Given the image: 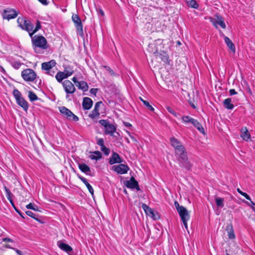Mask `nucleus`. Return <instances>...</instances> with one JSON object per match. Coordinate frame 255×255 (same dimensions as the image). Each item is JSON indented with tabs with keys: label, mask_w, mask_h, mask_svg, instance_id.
Segmentation results:
<instances>
[{
	"label": "nucleus",
	"mask_w": 255,
	"mask_h": 255,
	"mask_svg": "<svg viewBox=\"0 0 255 255\" xmlns=\"http://www.w3.org/2000/svg\"><path fill=\"white\" fill-rule=\"evenodd\" d=\"M170 144L174 148L175 153L178 157L180 166L189 170L191 164L188 160V156L184 146L181 142L174 137L170 138Z\"/></svg>",
	"instance_id": "obj_1"
},
{
	"label": "nucleus",
	"mask_w": 255,
	"mask_h": 255,
	"mask_svg": "<svg viewBox=\"0 0 255 255\" xmlns=\"http://www.w3.org/2000/svg\"><path fill=\"white\" fill-rule=\"evenodd\" d=\"M31 38L33 49L36 53H42L43 50L47 48V40L43 36L35 35Z\"/></svg>",
	"instance_id": "obj_2"
},
{
	"label": "nucleus",
	"mask_w": 255,
	"mask_h": 255,
	"mask_svg": "<svg viewBox=\"0 0 255 255\" xmlns=\"http://www.w3.org/2000/svg\"><path fill=\"white\" fill-rule=\"evenodd\" d=\"M17 23L21 29L27 31L30 36L31 33L34 28L33 24L29 21L27 20L25 17H19L17 19Z\"/></svg>",
	"instance_id": "obj_3"
},
{
	"label": "nucleus",
	"mask_w": 255,
	"mask_h": 255,
	"mask_svg": "<svg viewBox=\"0 0 255 255\" xmlns=\"http://www.w3.org/2000/svg\"><path fill=\"white\" fill-rule=\"evenodd\" d=\"M13 95L14 97L16 103L25 111H27L28 106L27 102L22 97L21 94L17 89H14L13 91Z\"/></svg>",
	"instance_id": "obj_4"
},
{
	"label": "nucleus",
	"mask_w": 255,
	"mask_h": 255,
	"mask_svg": "<svg viewBox=\"0 0 255 255\" xmlns=\"http://www.w3.org/2000/svg\"><path fill=\"white\" fill-rule=\"evenodd\" d=\"M22 78L27 82H33L36 78V73L31 69H26L21 72Z\"/></svg>",
	"instance_id": "obj_5"
},
{
	"label": "nucleus",
	"mask_w": 255,
	"mask_h": 255,
	"mask_svg": "<svg viewBox=\"0 0 255 255\" xmlns=\"http://www.w3.org/2000/svg\"><path fill=\"white\" fill-rule=\"evenodd\" d=\"M59 109L62 115L68 120L75 122H77L79 120V118L67 108L60 107L59 108Z\"/></svg>",
	"instance_id": "obj_6"
},
{
	"label": "nucleus",
	"mask_w": 255,
	"mask_h": 255,
	"mask_svg": "<svg viewBox=\"0 0 255 255\" xmlns=\"http://www.w3.org/2000/svg\"><path fill=\"white\" fill-rule=\"evenodd\" d=\"M63 89L67 94L66 98L69 97V94H73L76 91L74 85L69 80H66L62 83Z\"/></svg>",
	"instance_id": "obj_7"
},
{
	"label": "nucleus",
	"mask_w": 255,
	"mask_h": 255,
	"mask_svg": "<svg viewBox=\"0 0 255 255\" xmlns=\"http://www.w3.org/2000/svg\"><path fill=\"white\" fill-rule=\"evenodd\" d=\"M72 19L75 24V26L77 29V32L81 36L83 35V25L81 22V20L77 14H73Z\"/></svg>",
	"instance_id": "obj_8"
},
{
	"label": "nucleus",
	"mask_w": 255,
	"mask_h": 255,
	"mask_svg": "<svg viewBox=\"0 0 255 255\" xmlns=\"http://www.w3.org/2000/svg\"><path fill=\"white\" fill-rule=\"evenodd\" d=\"M18 12L15 9L12 8H7L4 9L2 14L3 19H9L15 18L18 15Z\"/></svg>",
	"instance_id": "obj_9"
},
{
	"label": "nucleus",
	"mask_w": 255,
	"mask_h": 255,
	"mask_svg": "<svg viewBox=\"0 0 255 255\" xmlns=\"http://www.w3.org/2000/svg\"><path fill=\"white\" fill-rule=\"evenodd\" d=\"M144 212L147 217H150L153 220H156L159 218L158 213L153 209L149 208L148 206L144 204Z\"/></svg>",
	"instance_id": "obj_10"
},
{
	"label": "nucleus",
	"mask_w": 255,
	"mask_h": 255,
	"mask_svg": "<svg viewBox=\"0 0 255 255\" xmlns=\"http://www.w3.org/2000/svg\"><path fill=\"white\" fill-rule=\"evenodd\" d=\"M210 21L212 23L214 26L218 27V25H220L222 28H226V24L224 22V18L220 15H217L216 18L211 17Z\"/></svg>",
	"instance_id": "obj_11"
},
{
	"label": "nucleus",
	"mask_w": 255,
	"mask_h": 255,
	"mask_svg": "<svg viewBox=\"0 0 255 255\" xmlns=\"http://www.w3.org/2000/svg\"><path fill=\"white\" fill-rule=\"evenodd\" d=\"M125 185L128 188L131 189H135L137 191L140 190L138 182L135 180V179L132 177L129 180L125 181L124 182Z\"/></svg>",
	"instance_id": "obj_12"
},
{
	"label": "nucleus",
	"mask_w": 255,
	"mask_h": 255,
	"mask_svg": "<svg viewBox=\"0 0 255 255\" xmlns=\"http://www.w3.org/2000/svg\"><path fill=\"white\" fill-rule=\"evenodd\" d=\"M113 169L115 172L120 174L127 173L129 170L128 167L124 164L113 166Z\"/></svg>",
	"instance_id": "obj_13"
},
{
	"label": "nucleus",
	"mask_w": 255,
	"mask_h": 255,
	"mask_svg": "<svg viewBox=\"0 0 255 255\" xmlns=\"http://www.w3.org/2000/svg\"><path fill=\"white\" fill-rule=\"evenodd\" d=\"M102 104L103 103L101 101L97 102L95 105L94 110L89 114V117L93 119L98 118L100 115V107Z\"/></svg>",
	"instance_id": "obj_14"
},
{
	"label": "nucleus",
	"mask_w": 255,
	"mask_h": 255,
	"mask_svg": "<svg viewBox=\"0 0 255 255\" xmlns=\"http://www.w3.org/2000/svg\"><path fill=\"white\" fill-rule=\"evenodd\" d=\"M56 61L54 60H51L48 62H43L41 64V69L43 70L48 71L56 65Z\"/></svg>",
	"instance_id": "obj_15"
},
{
	"label": "nucleus",
	"mask_w": 255,
	"mask_h": 255,
	"mask_svg": "<svg viewBox=\"0 0 255 255\" xmlns=\"http://www.w3.org/2000/svg\"><path fill=\"white\" fill-rule=\"evenodd\" d=\"M58 247L62 251L69 254L73 251V249L68 244L60 241L57 242Z\"/></svg>",
	"instance_id": "obj_16"
},
{
	"label": "nucleus",
	"mask_w": 255,
	"mask_h": 255,
	"mask_svg": "<svg viewBox=\"0 0 255 255\" xmlns=\"http://www.w3.org/2000/svg\"><path fill=\"white\" fill-rule=\"evenodd\" d=\"M178 213L182 221L189 220L190 215L188 212L187 210L185 207L182 208L181 209H180Z\"/></svg>",
	"instance_id": "obj_17"
},
{
	"label": "nucleus",
	"mask_w": 255,
	"mask_h": 255,
	"mask_svg": "<svg viewBox=\"0 0 255 255\" xmlns=\"http://www.w3.org/2000/svg\"><path fill=\"white\" fill-rule=\"evenodd\" d=\"M122 162L120 155L116 152H114L109 160V163L113 165L115 163H121Z\"/></svg>",
	"instance_id": "obj_18"
},
{
	"label": "nucleus",
	"mask_w": 255,
	"mask_h": 255,
	"mask_svg": "<svg viewBox=\"0 0 255 255\" xmlns=\"http://www.w3.org/2000/svg\"><path fill=\"white\" fill-rule=\"evenodd\" d=\"M93 105L92 100L88 97H85L83 98L82 106L84 110H89L91 109Z\"/></svg>",
	"instance_id": "obj_19"
},
{
	"label": "nucleus",
	"mask_w": 255,
	"mask_h": 255,
	"mask_svg": "<svg viewBox=\"0 0 255 255\" xmlns=\"http://www.w3.org/2000/svg\"><path fill=\"white\" fill-rule=\"evenodd\" d=\"M224 40L225 43L227 44V46L231 50V51L233 53H235L236 51V48L232 40L229 37L226 36H224Z\"/></svg>",
	"instance_id": "obj_20"
},
{
	"label": "nucleus",
	"mask_w": 255,
	"mask_h": 255,
	"mask_svg": "<svg viewBox=\"0 0 255 255\" xmlns=\"http://www.w3.org/2000/svg\"><path fill=\"white\" fill-rule=\"evenodd\" d=\"M116 127L111 124H110L105 128V132L107 134L113 135L116 131Z\"/></svg>",
	"instance_id": "obj_21"
},
{
	"label": "nucleus",
	"mask_w": 255,
	"mask_h": 255,
	"mask_svg": "<svg viewBox=\"0 0 255 255\" xmlns=\"http://www.w3.org/2000/svg\"><path fill=\"white\" fill-rule=\"evenodd\" d=\"M76 86L83 92H86L89 89L88 84L84 81H79L78 84H76Z\"/></svg>",
	"instance_id": "obj_22"
},
{
	"label": "nucleus",
	"mask_w": 255,
	"mask_h": 255,
	"mask_svg": "<svg viewBox=\"0 0 255 255\" xmlns=\"http://www.w3.org/2000/svg\"><path fill=\"white\" fill-rule=\"evenodd\" d=\"M78 177L85 184V185L86 186V187H87V188H88L89 191L90 192V193L92 195H93V194H94V189L92 188V186L88 183V182L87 181V180L86 179V178H85V177H82L81 176H78Z\"/></svg>",
	"instance_id": "obj_23"
},
{
	"label": "nucleus",
	"mask_w": 255,
	"mask_h": 255,
	"mask_svg": "<svg viewBox=\"0 0 255 255\" xmlns=\"http://www.w3.org/2000/svg\"><path fill=\"white\" fill-rule=\"evenodd\" d=\"M78 166L80 170L87 175H89L91 172L90 167L85 163H80Z\"/></svg>",
	"instance_id": "obj_24"
},
{
	"label": "nucleus",
	"mask_w": 255,
	"mask_h": 255,
	"mask_svg": "<svg viewBox=\"0 0 255 255\" xmlns=\"http://www.w3.org/2000/svg\"><path fill=\"white\" fill-rule=\"evenodd\" d=\"M68 78V76L63 71H59L55 76V78L57 81L61 83L63 80Z\"/></svg>",
	"instance_id": "obj_25"
},
{
	"label": "nucleus",
	"mask_w": 255,
	"mask_h": 255,
	"mask_svg": "<svg viewBox=\"0 0 255 255\" xmlns=\"http://www.w3.org/2000/svg\"><path fill=\"white\" fill-rule=\"evenodd\" d=\"M223 104L224 107L228 110H233L234 108V105L232 104V100L229 98L224 101Z\"/></svg>",
	"instance_id": "obj_26"
},
{
	"label": "nucleus",
	"mask_w": 255,
	"mask_h": 255,
	"mask_svg": "<svg viewBox=\"0 0 255 255\" xmlns=\"http://www.w3.org/2000/svg\"><path fill=\"white\" fill-rule=\"evenodd\" d=\"M159 58L165 63L169 64L170 60L169 59L168 55L164 52H162L159 53L158 55Z\"/></svg>",
	"instance_id": "obj_27"
},
{
	"label": "nucleus",
	"mask_w": 255,
	"mask_h": 255,
	"mask_svg": "<svg viewBox=\"0 0 255 255\" xmlns=\"http://www.w3.org/2000/svg\"><path fill=\"white\" fill-rule=\"evenodd\" d=\"M241 136L244 140L246 141H248L249 139H250L251 135L249 131L248 130L247 128H242Z\"/></svg>",
	"instance_id": "obj_28"
},
{
	"label": "nucleus",
	"mask_w": 255,
	"mask_h": 255,
	"mask_svg": "<svg viewBox=\"0 0 255 255\" xmlns=\"http://www.w3.org/2000/svg\"><path fill=\"white\" fill-rule=\"evenodd\" d=\"M228 233V236L230 239L235 238V235L232 225H228L226 229Z\"/></svg>",
	"instance_id": "obj_29"
},
{
	"label": "nucleus",
	"mask_w": 255,
	"mask_h": 255,
	"mask_svg": "<svg viewBox=\"0 0 255 255\" xmlns=\"http://www.w3.org/2000/svg\"><path fill=\"white\" fill-rule=\"evenodd\" d=\"M147 50L152 53L155 54L158 52V49L156 45L155 42L150 43L148 45Z\"/></svg>",
	"instance_id": "obj_30"
},
{
	"label": "nucleus",
	"mask_w": 255,
	"mask_h": 255,
	"mask_svg": "<svg viewBox=\"0 0 255 255\" xmlns=\"http://www.w3.org/2000/svg\"><path fill=\"white\" fill-rule=\"evenodd\" d=\"M200 132L205 133V131L201 124L196 120L194 119L192 124Z\"/></svg>",
	"instance_id": "obj_31"
},
{
	"label": "nucleus",
	"mask_w": 255,
	"mask_h": 255,
	"mask_svg": "<svg viewBox=\"0 0 255 255\" xmlns=\"http://www.w3.org/2000/svg\"><path fill=\"white\" fill-rule=\"evenodd\" d=\"M102 157V153L99 151H94L92 154L89 156V158L92 160H99Z\"/></svg>",
	"instance_id": "obj_32"
},
{
	"label": "nucleus",
	"mask_w": 255,
	"mask_h": 255,
	"mask_svg": "<svg viewBox=\"0 0 255 255\" xmlns=\"http://www.w3.org/2000/svg\"><path fill=\"white\" fill-rule=\"evenodd\" d=\"M181 120L183 123H184L185 125H187L189 123L192 124L194 119L188 116H182Z\"/></svg>",
	"instance_id": "obj_33"
},
{
	"label": "nucleus",
	"mask_w": 255,
	"mask_h": 255,
	"mask_svg": "<svg viewBox=\"0 0 255 255\" xmlns=\"http://www.w3.org/2000/svg\"><path fill=\"white\" fill-rule=\"evenodd\" d=\"M68 77L71 76L74 73L73 67L70 66H66L64 67V70L63 71Z\"/></svg>",
	"instance_id": "obj_34"
},
{
	"label": "nucleus",
	"mask_w": 255,
	"mask_h": 255,
	"mask_svg": "<svg viewBox=\"0 0 255 255\" xmlns=\"http://www.w3.org/2000/svg\"><path fill=\"white\" fill-rule=\"evenodd\" d=\"M215 201L216 203V205L218 207L223 208L224 206V198H220V197H216Z\"/></svg>",
	"instance_id": "obj_35"
},
{
	"label": "nucleus",
	"mask_w": 255,
	"mask_h": 255,
	"mask_svg": "<svg viewBox=\"0 0 255 255\" xmlns=\"http://www.w3.org/2000/svg\"><path fill=\"white\" fill-rule=\"evenodd\" d=\"M144 107L147 110L149 111L151 113H154V108L153 106L149 104V103L146 101H144Z\"/></svg>",
	"instance_id": "obj_36"
},
{
	"label": "nucleus",
	"mask_w": 255,
	"mask_h": 255,
	"mask_svg": "<svg viewBox=\"0 0 255 255\" xmlns=\"http://www.w3.org/2000/svg\"><path fill=\"white\" fill-rule=\"evenodd\" d=\"M188 5L194 8H198L199 5L195 0H189L187 1Z\"/></svg>",
	"instance_id": "obj_37"
},
{
	"label": "nucleus",
	"mask_w": 255,
	"mask_h": 255,
	"mask_svg": "<svg viewBox=\"0 0 255 255\" xmlns=\"http://www.w3.org/2000/svg\"><path fill=\"white\" fill-rule=\"evenodd\" d=\"M11 65L15 69H18L21 66L22 63L19 61L12 60L11 61Z\"/></svg>",
	"instance_id": "obj_38"
},
{
	"label": "nucleus",
	"mask_w": 255,
	"mask_h": 255,
	"mask_svg": "<svg viewBox=\"0 0 255 255\" xmlns=\"http://www.w3.org/2000/svg\"><path fill=\"white\" fill-rule=\"evenodd\" d=\"M41 28V24L39 21L37 20L36 22V25L35 28L32 29V31L30 34V37H32V36L36 33L39 29Z\"/></svg>",
	"instance_id": "obj_39"
},
{
	"label": "nucleus",
	"mask_w": 255,
	"mask_h": 255,
	"mask_svg": "<svg viewBox=\"0 0 255 255\" xmlns=\"http://www.w3.org/2000/svg\"><path fill=\"white\" fill-rule=\"evenodd\" d=\"M28 97L31 101H34L38 99L37 96L32 91H29Z\"/></svg>",
	"instance_id": "obj_40"
},
{
	"label": "nucleus",
	"mask_w": 255,
	"mask_h": 255,
	"mask_svg": "<svg viewBox=\"0 0 255 255\" xmlns=\"http://www.w3.org/2000/svg\"><path fill=\"white\" fill-rule=\"evenodd\" d=\"M5 190L6 192V196L7 199L9 201V202L11 204H13L12 200L11 198V195H12L11 193L10 192V190L6 187L5 188Z\"/></svg>",
	"instance_id": "obj_41"
},
{
	"label": "nucleus",
	"mask_w": 255,
	"mask_h": 255,
	"mask_svg": "<svg viewBox=\"0 0 255 255\" xmlns=\"http://www.w3.org/2000/svg\"><path fill=\"white\" fill-rule=\"evenodd\" d=\"M167 111L170 113L171 114L173 115L175 117H177L178 114L171 107H166Z\"/></svg>",
	"instance_id": "obj_42"
},
{
	"label": "nucleus",
	"mask_w": 255,
	"mask_h": 255,
	"mask_svg": "<svg viewBox=\"0 0 255 255\" xmlns=\"http://www.w3.org/2000/svg\"><path fill=\"white\" fill-rule=\"evenodd\" d=\"M5 247L7 248L11 249L13 250L19 255H22V252L18 250L17 249L12 248L10 245H6L5 246Z\"/></svg>",
	"instance_id": "obj_43"
},
{
	"label": "nucleus",
	"mask_w": 255,
	"mask_h": 255,
	"mask_svg": "<svg viewBox=\"0 0 255 255\" xmlns=\"http://www.w3.org/2000/svg\"><path fill=\"white\" fill-rule=\"evenodd\" d=\"M101 150L104 153L105 155H109L110 153V149L107 148L105 145L101 147Z\"/></svg>",
	"instance_id": "obj_44"
},
{
	"label": "nucleus",
	"mask_w": 255,
	"mask_h": 255,
	"mask_svg": "<svg viewBox=\"0 0 255 255\" xmlns=\"http://www.w3.org/2000/svg\"><path fill=\"white\" fill-rule=\"evenodd\" d=\"M99 123L105 127V128L109 124V121L105 120H101L99 121Z\"/></svg>",
	"instance_id": "obj_45"
},
{
	"label": "nucleus",
	"mask_w": 255,
	"mask_h": 255,
	"mask_svg": "<svg viewBox=\"0 0 255 255\" xmlns=\"http://www.w3.org/2000/svg\"><path fill=\"white\" fill-rule=\"evenodd\" d=\"M97 143L101 147L104 146V141L103 138H98L97 139Z\"/></svg>",
	"instance_id": "obj_46"
},
{
	"label": "nucleus",
	"mask_w": 255,
	"mask_h": 255,
	"mask_svg": "<svg viewBox=\"0 0 255 255\" xmlns=\"http://www.w3.org/2000/svg\"><path fill=\"white\" fill-rule=\"evenodd\" d=\"M174 205H175V208H176L177 211H178V212H179L180 209H181L182 208H184V207H183L182 206H180V205L178 203V202L177 201H175L174 202Z\"/></svg>",
	"instance_id": "obj_47"
},
{
	"label": "nucleus",
	"mask_w": 255,
	"mask_h": 255,
	"mask_svg": "<svg viewBox=\"0 0 255 255\" xmlns=\"http://www.w3.org/2000/svg\"><path fill=\"white\" fill-rule=\"evenodd\" d=\"M241 195H242V196H243L244 197H245L247 200H249V201H251V197H250V196L247 194L245 192H243L242 193H241Z\"/></svg>",
	"instance_id": "obj_48"
},
{
	"label": "nucleus",
	"mask_w": 255,
	"mask_h": 255,
	"mask_svg": "<svg viewBox=\"0 0 255 255\" xmlns=\"http://www.w3.org/2000/svg\"><path fill=\"white\" fill-rule=\"evenodd\" d=\"M250 201H251V203H248V205L251 207V208L252 209V210L255 212V203L254 202H253L252 200H251ZM246 203L247 204H248V202H246Z\"/></svg>",
	"instance_id": "obj_49"
},
{
	"label": "nucleus",
	"mask_w": 255,
	"mask_h": 255,
	"mask_svg": "<svg viewBox=\"0 0 255 255\" xmlns=\"http://www.w3.org/2000/svg\"><path fill=\"white\" fill-rule=\"evenodd\" d=\"M26 214L28 216H30V217H32V218H34V219H35V214H34V213H33V212H32L31 211H26Z\"/></svg>",
	"instance_id": "obj_50"
},
{
	"label": "nucleus",
	"mask_w": 255,
	"mask_h": 255,
	"mask_svg": "<svg viewBox=\"0 0 255 255\" xmlns=\"http://www.w3.org/2000/svg\"><path fill=\"white\" fill-rule=\"evenodd\" d=\"M26 208L29 209H32L33 210H36V209L34 207L32 203H29V204L26 206Z\"/></svg>",
	"instance_id": "obj_51"
},
{
	"label": "nucleus",
	"mask_w": 255,
	"mask_h": 255,
	"mask_svg": "<svg viewBox=\"0 0 255 255\" xmlns=\"http://www.w3.org/2000/svg\"><path fill=\"white\" fill-rule=\"evenodd\" d=\"M98 89L96 88H92L90 90V92L91 94L94 95V96L96 95V93L97 92Z\"/></svg>",
	"instance_id": "obj_52"
},
{
	"label": "nucleus",
	"mask_w": 255,
	"mask_h": 255,
	"mask_svg": "<svg viewBox=\"0 0 255 255\" xmlns=\"http://www.w3.org/2000/svg\"><path fill=\"white\" fill-rule=\"evenodd\" d=\"M2 240L3 242H9V243H14V241L10 238H3Z\"/></svg>",
	"instance_id": "obj_53"
},
{
	"label": "nucleus",
	"mask_w": 255,
	"mask_h": 255,
	"mask_svg": "<svg viewBox=\"0 0 255 255\" xmlns=\"http://www.w3.org/2000/svg\"><path fill=\"white\" fill-rule=\"evenodd\" d=\"M229 93L231 96H233L234 95H236L237 94V92L235 91V89H230L229 90Z\"/></svg>",
	"instance_id": "obj_54"
},
{
	"label": "nucleus",
	"mask_w": 255,
	"mask_h": 255,
	"mask_svg": "<svg viewBox=\"0 0 255 255\" xmlns=\"http://www.w3.org/2000/svg\"><path fill=\"white\" fill-rule=\"evenodd\" d=\"M46 73L47 74H48V75H49L51 76H53V75H54V73H55V72H54V71H51V70H49V71H47V72H46Z\"/></svg>",
	"instance_id": "obj_55"
},
{
	"label": "nucleus",
	"mask_w": 255,
	"mask_h": 255,
	"mask_svg": "<svg viewBox=\"0 0 255 255\" xmlns=\"http://www.w3.org/2000/svg\"><path fill=\"white\" fill-rule=\"evenodd\" d=\"M38 0L43 5H46L48 4L47 0Z\"/></svg>",
	"instance_id": "obj_56"
},
{
	"label": "nucleus",
	"mask_w": 255,
	"mask_h": 255,
	"mask_svg": "<svg viewBox=\"0 0 255 255\" xmlns=\"http://www.w3.org/2000/svg\"><path fill=\"white\" fill-rule=\"evenodd\" d=\"M188 220H185V221H183L182 222H183V225L185 227V228L187 230L188 229V225H187V221Z\"/></svg>",
	"instance_id": "obj_57"
},
{
	"label": "nucleus",
	"mask_w": 255,
	"mask_h": 255,
	"mask_svg": "<svg viewBox=\"0 0 255 255\" xmlns=\"http://www.w3.org/2000/svg\"><path fill=\"white\" fill-rule=\"evenodd\" d=\"M72 80L75 84L76 85V84H78V83L79 82V81H78V79L76 77H73Z\"/></svg>",
	"instance_id": "obj_58"
},
{
	"label": "nucleus",
	"mask_w": 255,
	"mask_h": 255,
	"mask_svg": "<svg viewBox=\"0 0 255 255\" xmlns=\"http://www.w3.org/2000/svg\"><path fill=\"white\" fill-rule=\"evenodd\" d=\"M136 3L138 6H141L142 5V0H137Z\"/></svg>",
	"instance_id": "obj_59"
},
{
	"label": "nucleus",
	"mask_w": 255,
	"mask_h": 255,
	"mask_svg": "<svg viewBox=\"0 0 255 255\" xmlns=\"http://www.w3.org/2000/svg\"><path fill=\"white\" fill-rule=\"evenodd\" d=\"M98 13L102 16L104 15V12L103 10L101 9H99Z\"/></svg>",
	"instance_id": "obj_60"
},
{
	"label": "nucleus",
	"mask_w": 255,
	"mask_h": 255,
	"mask_svg": "<svg viewBox=\"0 0 255 255\" xmlns=\"http://www.w3.org/2000/svg\"><path fill=\"white\" fill-rule=\"evenodd\" d=\"M124 124L127 127H130L131 126V125L129 123L124 122Z\"/></svg>",
	"instance_id": "obj_61"
},
{
	"label": "nucleus",
	"mask_w": 255,
	"mask_h": 255,
	"mask_svg": "<svg viewBox=\"0 0 255 255\" xmlns=\"http://www.w3.org/2000/svg\"><path fill=\"white\" fill-rule=\"evenodd\" d=\"M238 192L241 194V193H242L243 191H242L240 188H237V189Z\"/></svg>",
	"instance_id": "obj_62"
},
{
	"label": "nucleus",
	"mask_w": 255,
	"mask_h": 255,
	"mask_svg": "<svg viewBox=\"0 0 255 255\" xmlns=\"http://www.w3.org/2000/svg\"><path fill=\"white\" fill-rule=\"evenodd\" d=\"M109 72L111 75H113L114 74L113 71L112 69H110V70H109Z\"/></svg>",
	"instance_id": "obj_63"
},
{
	"label": "nucleus",
	"mask_w": 255,
	"mask_h": 255,
	"mask_svg": "<svg viewBox=\"0 0 255 255\" xmlns=\"http://www.w3.org/2000/svg\"><path fill=\"white\" fill-rule=\"evenodd\" d=\"M109 72L111 75H113L114 74L113 71L112 69H110V70H109Z\"/></svg>",
	"instance_id": "obj_64"
}]
</instances>
